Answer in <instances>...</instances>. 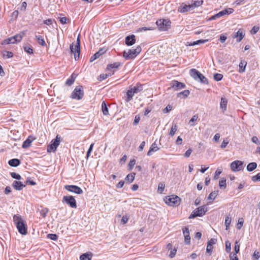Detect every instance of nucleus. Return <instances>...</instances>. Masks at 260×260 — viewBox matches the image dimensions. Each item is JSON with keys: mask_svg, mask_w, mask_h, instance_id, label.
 Here are the masks:
<instances>
[{"mask_svg": "<svg viewBox=\"0 0 260 260\" xmlns=\"http://www.w3.org/2000/svg\"><path fill=\"white\" fill-rule=\"evenodd\" d=\"M13 220L15 222L18 232L22 235H26L27 233L26 225L21 219V217L15 215L13 216Z\"/></svg>", "mask_w": 260, "mask_h": 260, "instance_id": "obj_1", "label": "nucleus"}, {"mask_svg": "<svg viewBox=\"0 0 260 260\" xmlns=\"http://www.w3.org/2000/svg\"><path fill=\"white\" fill-rule=\"evenodd\" d=\"M190 75L196 80H198L203 84H208V81L207 79L196 69H191L190 70Z\"/></svg>", "mask_w": 260, "mask_h": 260, "instance_id": "obj_2", "label": "nucleus"}, {"mask_svg": "<svg viewBox=\"0 0 260 260\" xmlns=\"http://www.w3.org/2000/svg\"><path fill=\"white\" fill-rule=\"evenodd\" d=\"M141 47L138 46L135 49H128L127 51L123 52V57L126 59H132L135 58L141 51Z\"/></svg>", "mask_w": 260, "mask_h": 260, "instance_id": "obj_3", "label": "nucleus"}, {"mask_svg": "<svg viewBox=\"0 0 260 260\" xmlns=\"http://www.w3.org/2000/svg\"><path fill=\"white\" fill-rule=\"evenodd\" d=\"M70 50L72 53L74 54V59L77 60L79 58L80 53V40L79 36L78 37L77 42L75 46L73 43L70 45Z\"/></svg>", "mask_w": 260, "mask_h": 260, "instance_id": "obj_4", "label": "nucleus"}, {"mask_svg": "<svg viewBox=\"0 0 260 260\" xmlns=\"http://www.w3.org/2000/svg\"><path fill=\"white\" fill-rule=\"evenodd\" d=\"M62 140L61 137L57 135L55 139H53L51 143L48 145L47 147V151L48 152H55L57 147L59 146L61 141Z\"/></svg>", "mask_w": 260, "mask_h": 260, "instance_id": "obj_5", "label": "nucleus"}, {"mask_svg": "<svg viewBox=\"0 0 260 260\" xmlns=\"http://www.w3.org/2000/svg\"><path fill=\"white\" fill-rule=\"evenodd\" d=\"M84 96L83 87L81 85L77 86L72 92L71 97L73 99L80 100Z\"/></svg>", "mask_w": 260, "mask_h": 260, "instance_id": "obj_6", "label": "nucleus"}, {"mask_svg": "<svg viewBox=\"0 0 260 260\" xmlns=\"http://www.w3.org/2000/svg\"><path fill=\"white\" fill-rule=\"evenodd\" d=\"M156 24L160 31H166L170 27L171 21L169 20L159 19L156 22Z\"/></svg>", "mask_w": 260, "mask_h": 260, "instance_id": "obj_7", "label": "nucleus"}, {"mask_svg": "<svg viewBox=\"0 0 260 260\" xmlns=\"http://www.w3.org/2000/svg\"><path fill=\"white\" fill-rule=\"evenodd\" d=\"M207 211L206 206H202L196 209L190 214L189 218H193L197 216H203Z\"/></svg>", "mask_w": 260, "mask_h": 260, "instance_id": "obj_8", "label": "nucleus"}, {"mask_svg": "<svg viewBox=\"0 0 260 260\" xmlns=\"http://www.w3.org/2000/svg\"><path fill=\"white\" fill-rule=\"evenodd\" d=\"M180 198L177 196L172 195L168 196L165 199V202L171 206H176L179 205Z\"/></svg>", "mask_w": 260, "mask_h": 260, "instance_id": "obj_9", "label": "nucleus"}, {"mask_svg": "<svg viewBox=\"0 0 260 260\" xmlns=\"http://www.w3.org/2000/svg\"><path fill=\"white\" fill-rule=\"evenodd\" d=\"M62 202H65L71 208H76V201L74 197L72 196H66L63 197Z\"/></svg>", "mask_w": 260, "mask_h": 260, "instance_id": "obj_10", "label": "nucleus"}, {"mask_svg": "<svg viewBox=\"0 0 260 260\" xmlns=\"http://www.w3.org/2000/svg\"><path fill=\"white\" fill-rule=\"evenodd\" d=\"M243 168V162L240 160H236L231 164V168L233 171H239Z\"/></svg>", "mask_w": 260, "mask_h": 260, "instance_id": "obj_11", "label": "nucleus"}, {"mask_svg": "<svg viewBox=\"0 0 260 260\" xmlns=\"http://www.w3.org/2000/svg\"><path fill=\"white\" fill-rule=\"evenodd\" d=\"M64 188L68 191L70 192H73L74 193H76L77 194H81L83 193L82 189L76 186V185H67L64 186Z\"/></svg>", "mask_w": 260, "mask_h": 260, "instance_id": "obj_12", "label": "nucleus"}, {"mask_svg": "<svg viewBox=\"0 0 260 260\" xmlns=\"http://www.w3.org/2000/svg\"><path fill=\"white\" fill-rule=\"evenodd\" d=\"M185 85L182 82H178V81H173L171 83V88H174L175 90L184 88Z\"/></svg>", "mask_w": 260, "mask_h": 260, "instance_id": "obj_13", "label": "nucleus"}, {"mask_svg": "<svg viewBox=\"0 0 260 260\" xmlns=\"http://www.w3.org/2000/svg\"><path fill=\"white\" fill-rule=\"evenodd\" d=\"M190 10H192L191 5H186L184 3H182L181 6L178 8V11L180 13H185Z\"/></svg>", "mask_w": 260, "mask_h": 260, "instance_id": "obj_14", "label": "nucleus"}, {"mask_svg": "<svg viewBox=\"0 0 260 260\" xmlns=\"http://www.w3.org/2000/svg\"><path fill=\"white\" fill-rule=\"evenodd\" d=\"M183 234L184 236V242L187 244H190V237L189 236V231L188 228L184 227L183 229Z\"/></svg>", "mask_w": 260, "mask_h": 260, "instance_id": "obj_15", "label": "nucleus"}, {"mask_svg": "<svg viewBox=\"0 0 260 260\" xmlns=\"http://www.w3.org/2000/svg\"><path fill=\"white\" fill-rule=\"evenodd\" d=\"M125 44L127 46H132L136 42L135 36L134 35H129L125 38Z\"/></svg>", "mask_w": 260, "mask_h": 260, "instance_id": "obj_16", "label": "nucleus"}, {"mask_svg": "<svg viewBox=\"0 0 260 260\" xmlns=\"http://www.w3.org/2000/svg\"><path fill=\"white\" fill-rule=\"evenodd\" d=\"M13 187L17 190H21L23 187H25L26 184H24L22 182L14 181L12 183Z\"/></svg>", "mask_w": 260, "mask_h": 260, "instance_id": "obj_17", "label": "nucleus"}, {"mask_svg": "<svg viewBox=\"0 0 260 260\" xmlns=\"http://www.w3.org/2000/svg\"><path fill=\"white\" fill-rule=\"evenodd\" d=\"M245 36V32L243 29H239L238 31L233 37L234 38H237V42H240Z\"/></svg>", "mask_w": 260, "mask_h": 260, "instance_id": "obj_18", "label": "nucleus"}, {"mask_svg": "<svg viewBox=\"0 0 260 260\" xmlns=\"http://www.w3.org/2000/svg\"><path fill=\"white\" fill-rule=\"evenodd\" d=\"M106 50L104 48L101 49L90 57V61H93L94 60L99 58L102 54H104Z\"/></svg>", "mask_w": 260, "mask_h": 260, "instance_id": "obj_19", "label": "nucleus"}, {"mask_svg": "<svg viewBox=\"0 0 260 260\" xmlns=\"http://www.w3.org/2000/svg\"><path fill=\"white\" fill-rule=\"evenodd\" d=\"M35 139V138L32 136H29L28 138L23 142L22 144V147L23 148H26L30 146L32 142Z\"/></svg>", "mask_w": 260, "mask_h": 260, "instance_id": "obj_20", "label": "nucleus"}, {"mask_svg": "<svg viewBox=\"0 0 260 260\" xmlns=\"http://www.w3.org/2000/svg\"><path fill=\"white\" fill-rule=\"evenodd\" d=\"M159 149V148L157 147V144H156L155 142H154L151 145L149 149V150L147 152V155L148 156H151L152 155L153 152H156Z\"/></svg>", "mask_w": 260, "mask_h": 260, "instance_id": "obj_21", "label": "nucleus"}, {"mask_svg": "<svg viewBox=\"0 0 260 260\" xmlns=\"http://www.w3.org/2000/svg\"><path fill=\"white\" fill-rule=\"evenodd\" d=\"M8 164L11 167H16L20 164V161L18 159L13 158L8 161Z\"/></svg>", "mask_w": 260, "mask_h": 260, "instance_id": "obj_22", "label": "nucleus"}, {"mask_svg": "<svg viewBox=\"0 0 260 260\" xmlns=\"http://www.w3.org/2000/svg\"><path fill=\"white\" fill-rule=\"evenodd\" d=\"M92 254L91 252L82 254L80 256V260H91Z\"/></svg>", "mask_w": 260, "mask_h": 260, "instance_id": "obj_23", "label": "nucleus"}, {"mask_svg": "<svg viewBox=\"0 0 260 260\" xmlns=\"http://www.w3.org/2000/svg\"><path fill=\"white\" fill-rule=\"evenodd\" d=\"M76 77L77 75L73 74L71 77L66 81V84L68 86L72 85L75 82Z\"/></svg>", "mask_w": 260, "mask_h": 260, "instance_id": "obj_24", "label": "nucleus"}, {"mask_svg": "<svg viewBox=\"0 0 260 260\" xmlns=\"http://www.w3.org/2000/svg\"><path fill=\"white\" fill-rule=\"evenodd\" d=\"M228 101L225 98H222L221 99V102L220 104V108L223 111H225L226 109Z\"/></svg>", "mask_w": 260, "mask_h": 260, "instance_id": "obj_25", "label": "nucleus"}, {"mask_svg": "<svg viewBox=\"0 0 260 260\" xmlns=\"http://www.w3.org/2000/svg\"><path fill=\"white\" fill-rule=\"evenodd\" d=\"M102 110L104 115L109 114L108 108L105 101H103L102 103Z\"/></svg>", "mask_w": 260, "mask_h": 260, "instance_id": "obj_26", "label": "nucleus"}, {"mask_svg": "<svg viewBox=\"0 0 260 260\" xmlns=\"http://www.w3.org/2000/svg\"><path fill=\"white\" fill-rule=\"evenodd\" d=\"M257 167V164L253 162L249 163L247 166V170L249 172H251L255 170Z\"/></svg>", "mask_w": 260, "mask_h": 260, "instance_id": "obj_27", "label": "nucleus"}, {"mask_svg": "<svg viewBox=\"0 0 260 260\" xmlns=\"http://www.w3.org/2000/svg\"><path fill=\"white\" fill-rule=\"evenodd\" d=\"M121 65V63L118 62H114L113 63L109 64L108 65L107 67V70L108 71H110L112 69H117Z\"/></svg>", "mask_w": 260, "mask_h": 260, "instance_id": "obj_28", "label": "nucleus"}, {"mask_svg": "<svg viewBox=\"0 0 260 260\" xmlns=\"http://www.w3.org/2000/svg\"><path fill=\"white\" fill-rule=\"evenodd\" d=\"M60 23L62 24H66L70 21L69 19L66 17H63L62 14H59V16L58 17Z\"/></svg>", "mask_w": 260, "mask_h": 260, "instance_id": "obj_29", "label": "nucleus"}, {"mask_svg": "<svg viewBox=\"0 0 260 260\" xmlns=\"http://www.w3.org/2000/svg\"><path fill=\"white\" fill-rule=\"evenodd\" d=\"M232 219L231 217L230 216V215H226L225 219V225L226 226V230H228L229 229V228L230 225V224L231 223Z\"/></svg>", "mask_w": 260, "mask_h": 260, "instance_id": "obj_30", "label": "nucleus"}, {"mask_svg": "<svg viewBox=\"0 0 260 260\" xmlns=\"http://www.w3.org/2000/svg\"><path fill=\"white\" fill-rule=\"evenodd\" d=\"M2 55L4 57L9 58L13 56V53L11 51L5 50L3 51Z\"/></svg>", "mask_w": 260, "mask_h": 260, "instance_id": "obj_31", "label": "nucleus"}, {"mask_svg": "<svg viewBox=\"0 0 260 260\" xmlns=\"http://www.w3.org/2000/svg\"><path fill=\"white\" fill-rule=\"evenodd\" d=\"M36 38L37 39L38 42L39 44L43 46H46V44L43 39V38L41 36H36Z\"/></svg>", "mask_w": 260, "mask_h": 260, "instance_id": "obj_32", "label": "nucleus"}, {"mask_svg": "<svg viewBox=\"0 0 260 260\" xmlns=\"http://www.w3.org/2000/svg\"><path fill=\"white\" fill-rule=\"evenodd\" d=\"M203 3V0H197V1H195L193 2V3L192 4H190L191 7H192V9L196 8V7H199L201 5H202Z\"/></svg>", "mask_w": 260, "mask_h": 260, "instance_id": "obj_33", "label": "nucleus"}, {"mask_svg": "<svg viewBox=\"0 0 260 260\" xmlns=\"http://www.w3.org/2000/svg\"><path fill=\"white\" fill-rule=\"evenodd\" d=\"M189 93L190 92L188 90H185L182 92L178 93L177 94V96L181 97V96H183V98H185L189 95Z\"/></svg>", "mask_w": 260, "mask_h": 260, "instance_id": "obj_34", "label": "nucleus"}, {"mask_svg": "<svg viewBox=\"0 0 260 260\" xmlns=\"http://www.w3.org/2000/svg\"><path fill=\"white\" fill-rule=\"evenodd\" d=\"M134 92H133V90H132V89H129L127 92H126V95H127V99H126V102H128L130 100H132L133 96L134 95Z\"/></svg>", "mask_w": 260, "mask_h": 260, "instance_id": "obj_35", "label": "nucleus"}, {"mask_svg": "<svg viewBox=\"0 0 260 260\" xmlns=\"http://www.w3.org/2000/svg\"><path fill=\"white\" fill-rule=\"evenodd\" d=\"M24 32L22 31L20 32L19 34L14 36V37L15 38V39L16 40L17 43L20 42L21 41L22 38L24 37Z\"/></svg>", "mask_w": 260, "mask_h": 260, "instance_id": "obj_36", "label": "nucleus"}, {"mask_svg": "<svg viewBox=\"0 0 260 260\" xmlns=\"http://www.w3.org/2000/svg\"><path fill=\"white\" fill-rule=\"evenodd\" d=\"M223 13H222V11H220L219 13L216 14L215 15L212 16L210 18V20H213L217 19L223 16Z\"/></svg>", "mask_w": 260, "mask_h": 260, "instance_id": "obj_37", "label": "nucleus"}, {"mask_svg": "<svg viewBox=\"0 0 260 260\" xmlns=\"http://www.w3.org/2000/svg\"><path fill=\"white\" fill-rule=\"evenodd\" d=\"M113 74H114V72H113L112 73L101 74L99 78V80L100 81L105 80L108 77L112 76Z\"/></svg>", "mask_w": 260, "mask_h": 260, "instance_id": "obj_38", "label": "nucleus"}, {"mask_svg": "<svg viewBox=\"0 0 260 260\" xmlns=\"http://www.w3.org/2000/svg\"><path fill=\"white\" fill-rule=\"evenodd\" d=\"M247 64L246 62L245 61H241L239 64V72L243 73L245 71V68Z\"/></svg>", "mask_w": 260, "mask_h": 260, "instance_id": "obj_39", "label": "nucleus"}, {"mask_svg": "<svg viewBox=\"0 0 260 260\" xmlns=\"http://www.w3.org/2000/svg\"><path fill=\"white\" fill-rule=\"evenodd\" d=\"M218 191H214L210 193L208 197V200H215L218 194Z\"/></svg>", "mask_w": 260, "mask_h": 260, "instance_id": "obj_40", "label": "nucleus"}, {"mask_svg": "<svg viewBox=\"0 0 260 260\" xmlns=\"http://www.w3.org/2000/svg\"><path fill=\"white\" fill-rule=\"evenodd\" d=\"M223 15H229L233 13L234 9L232 8H227L222 11Z\"/></svg>", "mask_w": 260, "mask_h": 260, "instance_id": "obj_41", "label": "nucleus"}, {"mask_svg": "<svg viewBox=\"0 0 260 260\" xmlns=\"http://www.w3.org/2000/svg\"><path fill=\"white\" fill-rule=\"evenodd\" d=\"M208 41V40H199L196 41H194L192 43H191L190 46H194L196 45H199L201 44H203Z\"/></svg>", "mask_w": 260, "mask_h": 260, "instance_id": "obj_42", "label": "nucleus"}, {"mask_svg": "<svg viewBox=\"0 0 260 260\" xmlns=\"http://www.w3.org/2000/svg\"><path fill=\"white\" fill-rule=\"evenodd\" d=\"M134 179H135V174H129L126 176V177L125 178V180H127L129 183L132 182L134 181Z\"/></svg>", "mask_w": 260, "mask_h": 260, "instance_id": "obj_43", "label": "nucleus"}, {"mask_svg": "<svg viewBox=\"0 0 260 260\" xmlns=\"http://www.w3.org/2000/svg\"><path fill=\"white\" fill-rule=\"evenodd\" d=\"M165 187V183L163 182H160L158 184V191L160 193H162L164 190Z\"/></svg>", "mask_w": 260, "mask_h": 260, "instance_id": "obj_44", "label": "nucleus"}, {"mask_svg": "<svg viewBox=\"0 0 260 260\" xmlns=\"http://www.w3.org/2000/svg\"><path fill=\"white\" fill-rule=\"evenodd\" d=\"M177 126L176 124H174L173 125L172 127H171V131L170 132V133H169V135L171 136H173L175 133V132L177 131Z\"/></svg>", "mask_w": 260, "mask_h": 260, "instance_id": "obj_45", "label": "nucleus"}, {"mask_svg": "<svg viewBox=\"0 0 260 260\" xmlns=\"http://www.w3.org/2000/svg\"><path fill=\"white\" fill-rule=\"evenodd\" d=\"M24 50L29 54H33V49L30 46H25L24 47Z\"/></svg>", "mask_w": 260, "mask_h": 260, "instance_id": "obj_46", "label": "nucleus"}, {"mask_svg": "<svg viewBox=\"0 0 260 260\" xmlns=\"http://www.w3.org/2000/svg\"><path fill=\"white\" fill-rule=\"evenodd\" d=\"M223 78V75L220 74H215L214 76V79L217 81H220Z\"/></svg>", "mask_w": 260, "mask_h": 260, "instance_id": "obj_47", "label": "nucleus"}, {"mask_svg": "<svg viewBox=\"0 0 260 260\" xmlns=\"http://www.w3.org/2000/svg\"><path fill=\"white\" fill-rule=\"evenodd\" d=\"M47 237L51 240H52L53 241H56V240H57L58 237L56 234H48Z\"/></svg>", "mask_w": 260, "mask_h": 260, "instance_id": "obj_48", "label": "nucleus"}, {"mask_svg": "<svg viewBox=\"0 0 260 260\" xmlns=\"http://www.w3.org/2000/svg\"><path fill=\"white\" fill-rule=\"evenodd\" d=\"M198 118V115H194L192 116V117L191 118V119L189 120V123L191 125H193V122L196 121Z\"/></svg>", "mask_w": 260, "mask_h": 260, "instance_id": "obj_49", "label": "nucleus"}, {"mask_svg": "<svg viewBox=\"0 0 260 260\" xmlns=\"http://www.w3.org/2000/svg\"><path fill=\"white\" fill-rule=\"evenodd\" d=\"M11 175L12 177L14 179H16L17 180H20L21 179V176L19 174H18L16 173L12 172L11 173Z\"/></svg>", "mask_w": 260, "mask_h": 260, "instance_id": "obj_50", "label": "nucleus"}, {"mask_svg": "<svg viewBox=\"0 0 260 260\" xmlns=\"http://www.w3.org/2000/svg\"><path fill=\"white\" fill-rule=\"evenodd\" d=\"M231 249V244L229 241H227L225 242V250L227 252H230Z\"/></svg>", "mask_w": 260, "mask_h": 260, "instance_id": "obj_51", "label": "nucleus"}, {"mask_svg": "<svg viewBox=\"0 0 260 260\" xmlns=\"http://www.w3.org/2000/svg\"><path fill=\"white\" fill-rule=\"evenodd\" d=\"M251 180L253 182L260 181V173L252 177Z\"/></svg>", "mask_w": 260, "mask_h": 260, "instance_id": "obj_52", "label": "nucleus"}, {"mask_svg": "<svg viewBox=\"0 0 260 260\" xmlns=\"http://www.w3.org/2000/svg\"><path fill=\"white\" fill-rule=\"evenodd\" d=\"M131 89L134 93H136L142 90V86L141 85L139 87L135 86L133 88Z\"/></svg>", "mask_w": 260, "mask_h": 260, "instance_id": "obj_53", "label": "nucleus"}, {"mask_svg": "<svg viewBox=\"0 0 260 260\" xmlns=\"http://www.w3.org/2000/svg\"><path fill=\"white\" fill-rule=\"evenodd\" d=\"M213 246L210 245L208 244H207L206 248V252L209 253V255H211L212 254Z\"/></svg>", "mask_w": 260, "mask_h": 260, "instance_id": "obj_54", "label": "nucleus"}, {"mask_svg": "<svg viewBox=\"0 0 260 260\" xmlns=\"http://www.w3.org/2000/svg\"><path fill=\"white\" fill-rule=\"evenodd\" d=\"M154 29L153 28L151 27H142L139 28L138 31H146V30H153Z\"/></svg>", "mask_w": 260, "mask_h": 260, "instance_id": "obj_55", "label": "nucleus"}, {"mask_svg": "<svg viewBox=\"0 0 260 260\" xmlns=\"http://www.w3.org/2000/svg\"><path fill=\"white\" fill-rule=\"evenodd\" d=\"M240 250V244H239L238 241H236L235 243V253H238Z\"/></svg>", "mask_w": 260, "mask_h": 260, "instance_id": "obj_56", "label": "nucleus"}, {"mask_svg": "<svg viewBox=\"0 0 260 260\" xmlns=\"http://www.w3.org/2000/svg\"><path fill=\"white\" fill-rule=\"evenodd\" d=\"M259 27L258 26H254L251 30V34L253 35L255 34L259 30Z\"/></svg>", "mask_w": 260, "mask_h": 260, "instance_id": "obj_57", "label": "nucleus"}, {"mask_svg": "<svg viewBox=\"0 0 260 260\" xmlns=\"http://www.w3.org/2000/svg\"><path fill=\"white\" fill-rule=\"evenodd\" d=\"M219 185L220 188L224 187H225L226 186V180L225 179H222L219 181Z\"/></svg>", "mask_w": 260, "mask_h": 260, "instance_id": "obj_58", "label": "nucleus"}, {"mask_svg": "<svg viewBox=\"0 0 260 260\" xmlns=\"http://www.w3.org/2000/svg\"><path fill=\"white\" fill-rule=\"evenodd\" d=\"M172 110V106L168 105L163 110L164 113H167Z\"/></svg>", "mask_w": 260, "mask_h": 260, "instance_id": "obj_59", "label": "nucleus"}, {"mask_svg": "<svg viewBox=\"0 0 260 260\" xmlns=\"http://www.w3.org/2000/svg\"><path fill=\"white\" fill-rule=\"evenodd\" d=\"M128 220V217L127 216H123L121 220V222L123 224H125L127 222Z\"/></svg>", "mask_w": 260, "mask_h": 260, "instance_id": "obj_60", "label": "nucleus"}, {"mask_svg": "<svg viewBox=\"0 0 260 260\" xmlns=\"http://www.w3.org/2000/svg\"><path fill=\"white\" fill-rule=\"evenodd\" d=\"M140 117L139 115H136L135 117V120L133 122V125H136L140 121Z\"/></svg>", "mask_w": 260, "mask_h": 260, "instance_id": "obj_61", "label": "nucleus"}, {"mask_svg": "<svg viewBox=\"0 0 260 260\" xmlns=\"http://www.w3.org/2000/svg\"><path fill=\"white\" fill-rule=\"evenodd\" d=\"M230 258L231 260H238V257L236 253L232 254L231 253L230 255Z\"/></svg>", "mask_w": 260, "mask_h": 260, "instance_id": "obj_62", "label": "nucleus"}, {"mask_svg": "<svg viewBox=\"0 0 260 260\" xmlns=\"http://www.w3.org/2000/svg\"><path fill=\"white\" fill-rule=\"evenodd\" d=\"M217 242V240L214 238H211L208 242V244L210 245L213 246L214 244H215Z\"/></svg>", "mask_w": 260, "mask_h": 260, "instance_id": "obj_63", "label": "nucleus"}, {"mask_svg": "<svg viewBox=\"0 0 260 260\" xmlns=\"http://www.w3.org/2000/svg\"><path fill=\"white\" fill-rule=\"evenodd\" d=\"M251 141H252V142H253L254 143H255L256 144H257V145L259 144V142L258 139L256 136L252 137V138L251 139Z\"/></svg>", "mask_w": 260, "mask_h": 260, "instance_id": "obj_64", "label": "nucleus"}]
</instances>
